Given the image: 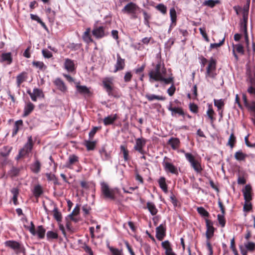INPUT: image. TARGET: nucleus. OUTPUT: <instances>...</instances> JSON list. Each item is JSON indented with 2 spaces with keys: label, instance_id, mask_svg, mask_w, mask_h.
Masks as SVG:
<instances>
[{
  "label": "nucleus",
  "instance_id": "f257e3e1",
  "mask_svg": "<svg viewBox=\"0 0 255 255\" xmlns=\"http://www.w3.org/2000/svg\"><path fill=\"white\" fill-rule=\"evenodd\" d=\"M148 75L149 81L151 83L154 81H160L166 85L172 83V74L167 78L166 69L164 65L161 64L160 62L157 64L155 68L149 72Z\"/></svg>",
  "mask_w": 255,
  "mask_h": 255
},
{
  "label": "nucleus",
  "instance_id": "ea45409f",
  "mask_svg": "<svg viewBox=\"0 0 255 255\" xmlns=\"http://www.w3.org/2000/svg\"><path fill=\"white\" fill-rule=\"evenodd\" d=\"M246 249L249 252H253L255 250V244L253 242H248L245 243Z\"/></svg>",
  "mask_w": 255,
  "mask_h": 255
},
{
  "label": "nucleus",
  "instance_id": "f03ea898",
  "mask_svg": "<svg viewBox=\"0 0 255 255\" xmlns=\"http://www.w3.org/2000/svg\"><path fill=\"white\" fill-rule=\"evenodd\" d=\"M162 165L165 171L167 173H171L178 175L180 169L177 165H175L172 162V159L165 157L162 162Z\"/></svg>",
  "mask_w": 255,
  "mask_h": 255
},
{
  "label": "nucleus",
  "instance_id": "9b49d317",
  "mask_svg": "<svg viewBox=\"0 0 255 255\" xmlns=\"http://www.w3.org/2000/svg\"><path fill=\"white\" fill-rule=\"evenodd\" d=\"M252 188L250 185H246L243 189V193L244 199L246 202H250L252 199Z\"/></svg>",
  "mask_w": 255,
  "mask_h": 255
},
{
  "label": "nucleus",
  "instance_id": "c9c22d12",
  "mask_svg": "<svg viewBox=\"0 0 255 255\" xmlns=\"http://www.w3.org/2000/svg\"><path fill=\"white\" fill-rule=\"evenodd\" d=\"M160 187L164 192H167V187L165 182V179L163 177H160L158 180Z\"/></svg>",
  "mask_w": 255,
  "mask_h": 255
},
{
  "label": "nucleus",
  "instance_id": "de8ad7c7",
  "mask_svg": "<svg viewBox=\"0 0 255 255\" xmlns=\"http://www.w3.org/2000/svg\"><path fill=\"white\" fill-rule=\"evenodd\" d=\"M170 17L172 23H175L176 20V11L174 8L170 9Z\"/></svg>",
  "mask_w": 255,
  "mask_h": 255
},
{
  "label": "nucleus",
  "instance_id": "3c124183",
  "mask_svg": "<svg viewBox=\"0 0 255 255\" xmlns=\"http://www.w3.org/2000/svg\"><path fill=\"white\" fill-rule=\"evenodd\" d=\"M155 8L163 14H165L166 13L167 7L163 4H158L156 6Z\"/></svg>",
  "mask_w": 255,
  "mask_h": 255
},
{
  "label": "nucleus",
  "instance_id": "ddd939ff",
  "mask_svg": "<svg viewBox=\"0 0 255 255\" xmlns=\"http://www.w3.org/2000/svg\"><path fill=\"white\" fill-rule=\"evenodd\" d=\"M5 245L6 246L14 250L17 253H19L23 251V249L21 247L20 244L15 241H6L5 243Z\"/></svg>",
  "mask_w": 255,
  "mask_h": 255
},
{
  "label": "nucleus",
  "instance_id": "4468645a",
  "mask_svg": "<svg viewBox=\"0 0 255 255\" xmlns=\"http://www.w3.org/2000/svg\"><path fill=\"white\" fill-rule=\"evenodd\" d=\"M206 237L208 240H209L214 235V228L213 226V223L209 220H206Z\"/></svg>",
  "mask_w": 255,
  "mask_h": 255
},
{
  "label": "nucleus",
  "instance_id": "c756f323",
  "mask_svg": "<svg viewBox=\"0 0 255 255\" xmlns=\"http://www.w3.org/2000/svg\"><path fill=\"white\" fill-rule=\"evenodd\" d=\"M120 150H121V152L123 154V157L124 158V160L125 161H127L128 160H129L130 157L129 156V151L127 149L126 147L124 145H121L120 146Z\"/></svg>",
  "mask_w": 255,
  "mask_h": 255
},
{
  "label": "nucleus",
  "instance_id": "79ce46f5",
  "mask_svg": "<svg viewBox=\"0 0 255 255\" xmlns=\"http://www.w3.org/2000/svg\"><path fill=\"white\" fill-rule=\"evenodd\" d=\"M246 157V155L242 151H238L235 154V158L239 161L244 160Z\"/></svg>",
  "mask_w": 255,
  "mask_h": 255
},
{
  "label": "nucleus",
  "instance_id": "13d9d810",
  "mask_svg": "<svg viewBox=\"0 0 255 255\" xmlns=\"http://www.w3.org/2000/svg\"><path fill=\"white\" fill-rule=\"evenodd\" d=\"M224 41H225V37H224L219 43H211L210 44V48H217L218 47H219L223 44Z\"/></svg>",
  "mask_w": 255,
  "mask_h": 255
},
{
  "label": "nucleus",
  "instance_id": "864d4df0",
  "mask_svg": "<svg viewBox=\"0 0 255 255\" xmlns=\"http://www.w3.org/2000/svg\"><path fill=\"white\" fill-rule=\"evenodd\" d=\"M197 210L198 213L202 216L208 217L209 216L208 212L203 207H198Z\"/></svg>",
  "mask_w": 255,
  "mask_h": 255
},
{
  "label": "nucleus",
  "instance_id": "c85d7f7f",
  "mask_svg": "<svg viewBox=\"0 0 255 255\" xmlns=\"http://www.w3.org/2000/svg\"><path fill=\"white\" fill-rule=\"evenodd\" d=\"M145 97L149 101H153L154 100L163 101L165 100L164 97L154 94H147L145 95Z\"/></svg>",
  "mask_w": 255,
  "mask_h": 255
},
{
  "label": "nucleus",
  "instance_id": "20e7f679",
  "mask_svg": "<svg viewBox=\"0 0 255 255\" xmlns=\"http://www.w3.org/2000/svg\"><path fill=\"white\" fill-rule=\"evenodd\" d=\"M184 153L186 159L190 163V166L193 168L197 173H201L203 170L200 162L196 159L194 155L191 153L186 152L184 150L182 151Z\"/></svg>",
  "mask_w": 255,
  "mask_h": 255
},
{
  "label": "nucleus",
  "instance_id": "2eb2a0df",
  "mask_svg": "<svg viewBox=\"0 0 255 255\" xmlns=\"http://www.w3.org/2000/svg\"><path fill=\"white\" fill-rule=\"evenodd\" d=\"M53 83L57 87V89L61 92L64 93L67 92V88L63 81L60 78H56L53 81Z\"/></svg>",
  "mask_w": 255,
  "mask_h": 255
},
{
  "label": "nucleus",
  "instance_id": "39448f33",
  "mask_svg": "<svg viewBox=\"0 0 255 255\" xmlns=\"http://www.w3.org/2000/svg\"><path fill=\"white\" fill-rule=\"evenodd\" d=\"M102 194L106 199L114 200L115 199V190L110 188L105 182L101 183Z\"/></svg>",
  "mask_w": 255,
  "mask_h": 255
},
{
  "label": "nucleus",
  "instance_id": "09e8293b",
  "mask_svg": "<svg viewBox=\"0 0 255 255\" xmlns=\"http://www.w3.org/2000/svg\"><path fill=\"white\" fill-rule=\"evenodd\" d=\"M218 220L222 227H224L226 224V221L224 218V214H218L217 216Z\"/></svg>",
  "mask_w": 255,
  "mask_h": 255
},
{
  "label": "nucleus",
  "instance_id": "dca6fc26",
  "mask_svg": "<svg viewBox=\"0 0 255 255\" xmlns=\"http://www.w3.org/2000/svg\"><path fill=\"white\" fill-rule=\"evenodd\" d=\"M64 67L68 72L71 73L74 72L76 69L74 61L69 58L65 59Z\"/></svg>",
  "mask_w": 255,
  "mask_h": 255
},
{
  "label": "nucleus",
  "instance_id": "0eeeda50",
  "mask_svg": "<svg viewBox=\"0 0 255 255\" xmlns=\"http://www.w3.org/2000/svg\"><path fill=\"white\" fill-rule=\"evenodd\" d=\"M33 147L32 137L29 136L27 143L24 147L19 151L18 158L24 156L28 154L31 151Z\"/></svg>",
  "mask_w": 255,
  "mask_h": 255
},
{
  "label": "nucleus",
  "instance_id": "9d476101",
  "mask_svg": "<svg viewBox=\"0 0 255 255\" xmlns=\"http://www.w3.org/2000/svg\"><path fill=\"white\" fill-rule=\"evenodd\" d=\"M146 140L142 138H138L135 140V144L134 146V149L138 151L141 154H143V148L146 144Z\"/></svg>",
  "mask_w": 255,
  "mask_h": 255
},
{
  "label": "nucleus",
  "instance_id": "423d86ee",
  "mask_svg": "<svg viewBox=\"0 0 255 255\" xmlns=\"http://www.w3.org/2000/svg\"><path fill=\"white\" fill-rule=\"evenodd\" d=\"M30 224L31 226L28 227L30 233L33 236L37 235L39 239L44 238L45 234V229L42 226H39L35 230L34 225L32 222H31Z\"/></svg>",
  "mask_w": 255,
  "mask_h": 255
},
{
  "label": "nucleus",
  "instance_id": "338daca9",
  "mask_svg": "<svg viewBox=\"0 0 255 255\" xmlns=\"http://www.w3.org/2000/svg\"><path fill=\"white\" fill-rule=\"evenodd\" d=\"M189 108L190 110L194 113H196L198 111V107L195 104H190Z\"/></svg>",
  "mask_w": 255,
  "mask_h": 255
},
{
  "label": "nucleus",
  "instance_id": "680f3d73",
  "mask_svg": "<svg viewBox=\"0 0 255 255\" xmlns=\"http://www.w3.org/2000/svg\"><path fill=\"white\" fill-rule=\"evenodd\" d=\"M199 31H200L201 34L202 35V36L205 39V40L206 41L209 42V39L208 37L207 34L206 33L205 29L203 28H200Z\"/></svg>",
  "mask_w": 255,
  "mask_h": 255
},
{
  "label": "nucleus",
  "instance_id": "bb28decb",
  "mask_svg": "<svg viewBox=\"0 0 255 255\" xmlns=\"http://www.w3.org/2000/svg\"><path fill=\"white\" fill-rule=\"evenodd\" d=\"M90 32H91L90 28H87L86 29V31L84 32V33L83 35V36H82L84 41L87 43H89L93 42V40L91 38V37L90 35Z\"/></svg>",
  "mask_w": 255,
  "mask_h": 255
},
{
  "label": "nucleus",
  "instance_id": "5fc2aeb1",
  "mask_svg": "<svg viewBox=\"0 0 255 255\" xmlns=\"http://www.w3.org/2000/svg\"><path fill=\"white\" fill-rule=\"evenodd\" d=\"M33 66L39 68L40 70H42L43 68H45V66L42 62L40 61H33L32 62Z\"/></svg>",
  "mask_w": 255,
  "mask_h": 255
},
{
  "label": "nucleus",
  "instance_id": "aec40b11",
  "mask_svg": "<svg viewBox=\"0 0 255 255\" xmlns=\"http://www.w3.org/2000/svg\"><path fill=\"white\" fill-rule=\"evenodd\" d=\"M27 78V74L25 72H21L18 74L16 77L17 87L19 88L21 84L25 81Z\"/></svg>",
  "mask_w": 255,
  "mask_h": 255
},
{
  "label": "nucleus",
  "instance_id": "f704fd0d",
  "mask_svg": "<svg viewBox=\"0 0 255 255\" xmlns=\"http://www.w3.org/2000/svg\"><path fill=\"white\" fill-rule=\"evenodd\" d=\"M1 59L3 61L6 62L7 64H9L12 62V57L11 53H5L1 55Z\"/></svg>",
  "mask_w": 255,
  "mask_h": 255
},
{
  "label": "nucleus",
  "instance_id": "7c9ffc66",
  "mask_svg": "<svg viewBox=\"0 0 255 255\" xmlns=\"http://www.w3.org/2000/svg\"><path fill=\"white\" fill-rule=\"evenodd\" d=\"M40 163L37 160L30 165V169L34 173H37L40 171Z\"/></svg>",
  "mask_w": 255,
  "mask_h": 255
},
{
  "label": "nucleus",
  "instance_id": "f8f14e48",
  "mask_svg": "<svg viewBox=\"0 0 255 255\" xmlns=\"http://www.w3.org/2000/svg\"><path fill=\"white\" fill-rule=\"evenodd\" d=\"M92 32V34L97 39L102 38L106 35L103 26L95 27Z\"/></svg>",
  "mask_w": 255,
  "mask_h": 255
},
{
  "label": "nucleus",
  "instance_id": "774afa93",
  "mask_svg": "<svg viewBox=\"0 0 255 255\" xmlns=\"http://www.w3.org/2000/svg\"><path fill=\"white\" fill-rule=\"evenodd\" d=\"M132 77V75L130 72H127L124 76V81L126 82H129Z\"/></svg>",
  "mask_w": 255,
  "mask_h": 255
},
{
  "label": "nucleus",
  "instance_id": "6e6552de",
  "mask_svg": "<svg viewBox=\"0 0 255 255\" xmlns=\"http://www.w3.org/2000/svg\"><path fill=\"white\" fill-rule=\"evenodd\" d=\"M103 84L104 88L109 94H110L113 90V78L107 77L103 79Z\"/></svg>",
  "mask_w": 255,
  "mask_h": 255
},
{
  "label": "nucleus",
  "instance_id": "4be33fe9",
  "mask_svg": "<svg viewBox=\"0 0 255 255\" xmlns=\"http://www.w3.org/2000/svg\"><path fill=\"white\" fill-rule=\"evenodd\" d=\"M117 118V114L111 115L103 119L105 126H108L113 124Z\"/></svg>",
  "mask_w": 255,
  "mask_h": 255
},
{
  "label": "nucleus",
  "instance_id": "69168bd1",
  "mask_svg": "<svg viewBox=\"0 0 255 255\" xmlns=\"http://www.w3.org/2000/svg\"><path fill=\"white\" fill-rule=\"evenodd\" d=\"M162 245L163 247L166 250L165 251H167L168 249L172 250L171 247L170 243L168 241L162 242Z\"/></svg>",
  "mask_w": 255,
  "mask_h": 255
},
{
  "label": "nucleus",
  "instance_id": "a211bd4d",
  "mask_svg": "<svg viewBox=\"0 0 255 255\" xmlns=\"http://www.w3.org/2000/svg\"><path fill=\"white\" fill-rule=\"evenodd\" d=\"M125 67V60L122 59L120 56L117 55V60L115 65V69L114 72H116L118 71L124 69Z\"/></svg>",
  "mask_w": 255,
  "mask_h": 255
},
{
  "label": "nucleus",
  "instance_id": "412c9836",
  "mask_svg": "<svg viewBox=\"0 0 255 255\" xmlns=\"http://www.w3.org/2000/svg\"><path fill=\"white\" fill-rule=\"evenodd\" d=\"M214 103L215 106H216L218 110L219 111V114L220 115L221 117H222V114H223V111H221V110L222 109V108L224 106L225 103L224 100L222 99H219V100H214Z\"/></svg>",
  "mask_w": 255,
  "mask_h": 255
},
{
  "label": "nucleus",
  "instance_id": "8fccbe9b",
  "mask_svg": "<svg viewBox=\"0 0 255 255\" xmlns=\"http://www.w3.org/2000/svg\"><path fill=\"white\" fill-rule=\"evenodd\" d=\"M11 150V147L4 146L0 149V154L3 156H7Z\"/></svg>",
  "mask_w": 255,
  "mask_h": 255
},
{
  "label": "nucleus",
  "instance_id": "7ed1b4c3",
  "mask_svg": "<svg viewBox=\"0 0 255 255\" xmlns=\"http://www.w3.org/2000/svg\"><path fill=\"white\" fill-rule=\"evenodd\" d=\"M140 10V8L135 3L130 2L124 6L122 11L129 15L131 18L135 19L137 18Z\"/></svg>",
  "mask_w": 255,
  "mask_h": 255
},
{
  "label": "nucleus",
  "instance_id": "4d7b16f0",
  "mask_svg": "<svg viewBox=\"0 0 255 255\" xmlns=\"http://www.w3.org/2000/svg\"><path fill=\"white\" fill-rule=\"evenodd\" d=\"M109 249L113 255H122V251L119 250L118 249H115L113 247H109Z\"/></svg>",
  "mask_w": 255,
  "mask_h": 255
},
{
  "label": "nucleus",
  "instance_id": "473e14b6",
  "mask_svg": "<svg viewBox=\"0 0 255 255\" xmlns=\"http://www.w3.org/2000/svg\"><path fill=\"white\" fill-rule=\"evenodd\" d=\"M219 3L220 1L219 0H206L203 2L202 5L213 8L216 4H218Z\"/></svg>",
  "mask_w": 255,
  "mask_h": 255
},
{
  "label": "nucleus",
  "instance_id": "2f4dec72",
  "mask_svg": "<svg viewBox=\"0 0 255 255\" xmlns=\"http://www.w3.org/2000/svg\"><path fill=\"white\" fill-rule=\"evenodd\" d=\"M234 49L233 50V53L234 55V56L236 58V59H238V56L237 54L235 53V51L238 52L239 53L243 54L244 53V49L243 46L240 44H236L235 45H233Z\"/></svg>",
  "mask_w": 255,
  "mask_h": 255
},
{
  "label": "nucleus",
  "instance_id": "a18cd8bd",
  "mask_svg": "<svg viewBox=\"0 0 255 255\" xmlns=\"http://www.w3.org/2000/svg\"><path fill=\"white\" fill-rule=\"evenodd\" d=\"M53 216L54 218L58 221H61V213L58 211V210L57 207L54 208V209L53 210Z\"/></svg>",
  "mask_w": 255,
  "mask_h": 255
},
{
  "label": "nucleus",
  "instance_id": "052dcab7",
  "mask_svg": "<svg viewBox=\"0 0 255 255\" xmlns=\"http://www.w3.org/2000/svg\"><path fill=\"white\" fill-rule=\"evenodd\" d=\"M82 248L85 251V252L88 253L89 255H93V253L91 250V248L86 244H84Z\"/></svg>",
  "mask_w": 255,
  "mask_h": 255
},
{
  "label": "nucleus",
  "instance_id": "6e6d98bb",
  "mask_svg": "<svg viewBox=\"0 0 255 255\" xmlns=\"http://www.w3.org/2000/svg\"><path fill=\"white\" fill-rule=\"evenodd\" d=\"M242 99L245 106L251 110V107L252 106V103L251 104L248 103L247 96L245 94L243 95Z\"/></svg>",
  "mask_w": 255,
  "mask_h": 255
},
{
  "label": "nucleus",
  "instance_id": "e433bc0d",
  "mask_svg": "<svg viewBox=\"0 0 255 255\" xmlns=\"http://www.w3.org/2000/svg\"><path fill=\"white\" fill-rule=\"evenodd\" d=\"M22 120H18V121H17L15 122V123L14 125V127H13V131H12V136L15 135L17 133V132L19 130V127L22 126Z\"/></svg>",
  "mask_w": 255,
  "mask_h": 255
},
{
  "label": "nucleus",
  "instance_id": "bf43d9fd",
  "mask_svg": "<svg viewBox=\"0 0 255 255\" xmlns=\"http://www.w3.org/2000/svg\"><path fill=\"white\" fill-rule=\"evenodd\" d=\"M42 53L43 56L45 58H50L52 57V53L50 51H48L47 49L42 50Z\"/></svg>",
  "mask_w": 255,
  "mask_h": 255
},
{
  "label": "nucleus",
  "instance_id": "c03bdc74",
  "mask_svg": "<svg viewBox=\"0 0 255 255\" xmlns=\"http://www.w3.org/2000/svg\"><path fill=\"white\" fill-rule=\"evenodd\" d=\"M77 90L78 92L82 94H87L89 92L88 88L85 86L76 85Z\"/></svg>",
  "mask_w": 255,
  "mask_h": 255
},
{
  "label": "nucleus",
  "instance_id": "49530a36",
  "mask_svg": "<svg viewBox=\"0 0 255 255\" xmlns=\"http://www.w3.org/2000/svg\"><path fill=\"white\" fill-rule=\"evenodd\" d=\"M216 70V62L213 59H211L207 68V71Z\"/></svg>",
  "mask_w": 255,
  "mask_h": 255
},
{
  "label": "nucleus",
  "instance_id": "37998d69",
  "mask_svg": "<svg viewBox=\"0 0 255 255\" xmlns=\"http://www.w3.org/2000/svg\"><path fill=\"white\" fill-rule=\"evenodd\" d=\"M100 153L103 160H107L109 159L110 158V154L106 151L105 148L101 149L100 150Z\"/></svg>",
  "mask_w": 255,
  "mask_h": 255
},
{
  "label": "nucleus",
  "instance_id": "5701e85b",
  "mask_svg": "<svg viewBox=\"0 0 255 255\" xmlns=\"http://www.w3.org/2000/svg\"><path fill=\"white\" fill-rule=\"evenodd\" d=\"M146 208L152 215H155L158 212V210L153 202H147Z\"/></svg>",
  "mask_w": 255,
  "mask_h": 255
},
{
  "label": "nucleus",
  "instance_id": "a19ab883",
  "mask_svg": "<svg viewBox=\"0 0 255 255\" xmlns=\"http://www.w3.org/2000/svg\"><path fill=\"white\" fill-rule=\"evenodd\" d=\"M42 189L39 185H37L34 187L33 190V194L36 197H39L42 193Z\"/></svg>",
  "mask_w": 255,
  "mask_h": 255
},
{
  "label": "nucleus",
  "instance_id": "a878e982",
  "mask_svg": "<svg viewBox=\"0 0 255 255\" xmlns=\"http://www.w3.org/2000/svg\"><path fill=\"white\" fill-rule=\"evenodd\" d=\"M169 144L171 145L173 149H177L180 145L179 139L177 138H171L168 141Z\"/></svg>",
  "mask_w": 255,
  "mask_h": 255
},
{
  "label": "nucleus",
  "instance_id": "0e129e2a",
  "mask_svg": "<svg viewBox=\"0 0 255 255\" xmlns=\"http://www.w3.org/2000/svg\"><path fill=\"white\" fill-rule=\"evenodd\" d=\"M79 212V207L78 205L76 206V207L74 209L71 214L69 215L70 217L72 220H74L73 218V216L74 215H77Z\"/></svg>",
  "mask_w": 255,
  "mask_h": 255
},
{
  "label": "nucleus",
  "instance_id": "58836bf2",
  "mask_svg": "<svg viewBox=\"0 0 255 255\" xmlns=\"http://www.w3.org/2000/svg\"><path fill=\"white\" fill-rule=\"evenodd\" d=\"M84 145L86 146L88 150H93L96 145V141L85 140Z\"/></svg>",
  "mask_w": 255,
  "mask_h": 255
},
{
  "label": "nucleus",
  "instance_id": "72a5a7b5",
  "mask_svg": "<svg viewBox=\"0 0 255 255\" xmlns=\"http://www.w3.org/2000/svg\"><path fill=\"white\" fill-rule=\"evenodd\" d=\"M11 192L13 195L12 201H13V204L15 205H17L18 204L17 196L19 194L18 189L16 188H13L11 190Z\"/></svg>",
  "mask_w": 255,
  "mask_h": 255
},
{
  "label": "nucleus",
  "instance_id": "b1692460",
  "mask_svg": "<svg viewBox=\"0 0 255 255\" xmlns=\"http://www.w3.org/2000/svg\"><path fill=\"white\" fill-rule=\"evenodd\" d=\"M206 114L210 120L211 123H212L215 120L214 115L215 114V113L213 109L212 105L211 104H208V110L207 111Z\"/></svg>",
  "mask_w": 255,
  "mask_h": 255
},
{
  "label": "nucleus",
  "instance_id": "4c0bfd02",
  "mask_svg": "<svg viewBox=\"0 0 255 255\" xmlns=\"http://www.w3.org/2000/svg\"><path fill=\"white\" fill-rule=\"evenodd\" d=\"M47 239L48 241H50L53 239H57L58 237V235L57 233L52 231H49L46 233Z\"/></svg>",
  "mask_w": 255,
  "mask_h": 255
},
{
  "label": "nucleus",
  "instance_id": "cd10ccee",
  "mask_svg": "<svg viewBox=\"0 0 255 255\" xmlns=\"http://www.w3.org/2000/svg\"><path fill=\"white\" fill-rule=\"evenodd\" d=\"M78 160V158L77 156L75 155H70L68 158V161L66 162L65 164V167L70 168L71 165L77 162Z\"/></svg>",
  "mask_w": 255,
  "mask_h": 255
},
{
  "label": "nucleus",
  "instance_id": "f3484780",
  "mask_svg": "<svg viewBox=\"0 0 255 255\" xmlns=\"http://www.w3.org/2000/svg\"><path fill=\"white\" fill-rule=\"evenodd\" d=\"M166 229L163 224L160 225L156 228V237L160 241H161L165 236Z\"/></svg>",
  "mask_w": 255,
  "mask_h": 255
},
{
  "label": "nucleus",
  "instance_id": "e2e57ef3",
  "mask_svg": "<svg viewBox=\"0 0 255 255\" xmlns=\"http://www.w3.org/2000/svg\"><path fill=\"white\" fill-rule=\"evenodd\" d=\"M98 129H99L98 127H95L91 129V130L90 131V132L89 133V137L90 139H92L94 137V136L95 135V133H96V132L97 131Z\"/></svg>",
  "mask_w": 255,
  "mask_h": 255
},
{
  "label": "nucleus",
  "instance_id": "6ab92c4d",
  "mask_svg": "<svg viewBox=\"0 0 255 255\" xmlns=\"http://www.w3.org/2000/svg\"><path fill=\"white\" fill-rule=\"evenodd\" d=\"M34 105L30 102H27L24 108L23 117H27L29 115L33 110Z\"/></svg>",
  "mask_w": 255,
  "mask_h": 255
},
{
  "label": "nucleus",
  "instance_id": "1a4fd4ad",
  "mask_svg": "<svg viewBox=\"0 0 255 255\" xmlns=\"http://www.w3.org/2000/svg\"><path fill=\"white\" fill-rule=\"evenodd\" d=\"M27 92L30 96L31 100L34 102L36 101L38 98H42L44 97L42 91L38 88H34L32 92H31L30 90H28Z\"/></svg>",
  "mask_w": 255,
  "mask_h": 255
},
{
  "label": "nucleus",
  "instance_id": "603ef678",
  "mask_svg": "<svg viewBox=\"0 0 255 255\" xmlns=\"http://www.w3.org/2000/svg\"><path fill=\"white\" fill-rule=\"evenodd\" d=\"M236 141V137L234 133H232L230 134V137L228 140V145H230L231 148L234 146V143Z\"/></svg>",
  "mask_w": 255,
  "mask_h": 255
},
{
  "label": "nucleus",
  "instance_id": "393cba45",
  "mask_svg": "<svg viewBox=\"0 0 255 255\" xmlns=\"http://www.w3.org/2000/svg\"><path fill=\"white\" fill-rule=\"evenodd\" d=\"M168 109L169 111H171L172 116L175 115L176 114L181 116L184 114L182 109L179 107H172L171 106H170L168 108Z\"/></svg>",
  "mask_w": 255,
  "mask_h": 255
}]
</instances>
